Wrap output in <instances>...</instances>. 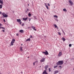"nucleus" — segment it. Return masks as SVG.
Here are the masks:
<instances>
[{"instance_id":"1","label":"nucleus","mask_w":74,"mask_h":74,"mask_svg":"<svg viewBox=\"0 0 74 74\" xmlns=\"http://www.w3.org/2000/svg\"><path fill=\"white\" fill-rule=\"evenodd\" d=\"M63 64V61H59L57 62L56 64L57 65H62Z\"/></svg>"},{"instance_id":"2","label":"nucleus","mask_w":74,"mask_h":74,"mask_svg":"<svg viewBox=\"0 0 74 74\" xmlns=\"http://www.w3.org/2000/svg\"><path fill=\"white\" fill-rule=\"evenodd\" d=\"M2 15L4 18H7L8 16V15H7L4 12L2 13Z\"/></svg>"},{"instance_id":"3","label":"nucleus","mask_w":74,"mask_h":74,"mask_svg":"<svg viewBox=\"0 0 74 74\" xmlns=\"http://www.w3.org/2000/svg\"><path fill=\"white\" fill-rule=\"evenodd\" d=\"M15 41V39H13L11 43V45H14V43Z\"/></svg>"},{"instance_id":"4","label":"nucleus","mask_w":74,"mask_h":74,"mask_svg":"<svg viewBox=\"0 0 74 74\" xmlns=\"http://www.w3.org/2000/svg\"><path fill=\"white\" fill-rule=\"evenodd\" d=\"M42 53H44V54H45L46 55H48L49 54L48 51H47V50H45V52L43 51Z\"/></svg>"},{"instance_id":"5","label":"nucleus","mask_w":74,"mask_h":74,"mask_svg":"<svg viewBox=\"0 0 74 74\" xmlns=\"http://www.w3.org/2000/svg\"><path fill=\"white\" fill-rule=\"evenodd\" d=\"M69 3H70V4H71V5H73V2H72L71 0H69Z\"/></svg>"},{"instance_id":"6","label":"nucleus","mask_w":74,"mask_h":74,"mask_svg":"<svg viewBox=\"0 0 74 74\" xmlns=\"http://www.w3.org/2000/svg\"><path fill=\"white\" fill-rule=\"evenodd\" d=\"M45 58H42V59L40 60V62H44L45 61Z\"/></svg>"},{"instance_id":"7","label":"nucleus","mask_w":74,"mask_h":74,"mask_svg":"<svg viewBox=\"0 0 74 74\" xmlns=\"http://www.w3.org/2000/svg\"><path fill=\"white\" fill-rule=\"evenodd\" d=\"M31 27L33 29V30H34L35 31H36V28L35 27H34V26L33 25H32Z\"/></svg>"},{"instance_id":"8","label":"nucleus","mask_w":74,"mask_h":74,"mask_svg":"<svg viewBox=\"0 0 74 74\" xmlns=\"http://www.w3.org/2000/svg\"><path fill=\"white\" fill-rule=\"evenodd\" d=\"M42 74H48L47 72V71H46V70H45L43 72Z\"/></svg>"},{"instance_id":"9","label":"nucleus","mask_w":74,"mask_h":74,"mask_svg":"<svg viewBox=\"0 0 74 74\" xmlns=\"http://www.w3.org/2000/svg\"><path fill=\"white\" fill-rule=\"evenodd\" d=\"M62 55V52H60L58 54V56H61Z\"/></svg>"},{"instance_id":"10","label":"nucleus","mask_w":74,"mask_h":74,"mask_svg":"<svg viewBox=\"0 0 74 74\" xmlns=\"http://www.w3.org/2000/svg\"><path fill=\"white\" fill-rule=\"evenodd\" d=\"M48 67V65H47L45 66V69L46 70H47V69Z\"/></svg>"},{"instance_id":"11","label":"nucleus","mask_w":74,"mask_h":74,"mask_svg":"<svg viewBox=\"0 0 74 74\" xmlns=\"http://www.w3.org/2000/svg\"><path fill=\"white\" fill-rule=\"evenodd\" d=\"M54 74H56L57 73H59V71H54Z\"/></svg>"},{"instance_id":"12","label":"nucleus","mask_w":74,"mask_h":74,"mask_svg":"<svg viewBox=\"0 0 74 74\" xmlns=\"http://www.w3.org/2000/svg\"><path fill=\"white\" fill-rule=\"evenodd\" d=\"M19 32H20L21 33H23L24 32L23 31V30L21 29L20 30H19Z\"/></svg>"},{"instance_id":"13","label":"nucleus","mask_w":74,"mask_h":74,"mask_svg":"<svg viewBox=\"0 0 74 74\" xmlns=\"http://www.w3.org/2000/svg\"><path fill=\"white\" fill-rule=\"evenodd\" d=\"M62 40H63V41H65V40H66V39H65L63 37L62 38H61Z\"/></svg>"},{"instance_id":"14","label":"nucleus","mask_w":74,"mask_h":74,"mask_svg":"<svg viewBox=\"0 0 74 74\" xmlns=\"http://www.w3.org/2000/svg\"><path fill=\"white\" fill-rule=\"evenodd\" d=\"M17 21L18 22H21V20L20 19H17Z\"/></svg>"},{"instance_id":"15","label":"nucleus","mask_w":74,"mask_h":74,"mask_svg":"<svg viewBox=\"0 0 74 74\" xmlns=\"http://www.w3.org/2000/svg\"><path fill=\"white\" fill-rule=\"evenodd\" d=\"M23 47H20V51H23V49H22Z\"/></svg>"},{"instance_id":"16","label":"nucleus","mask_w":74,"mask_h":74,"mask_svg":"<svg viewBox=\"0 0 74 74\" xmlns=\"http://www.w3.org/2000/svg\"><path fill=\"white\" fill-rule=\"evenodd\" d=\"M0 3L3 4V0H0Z\"/></svg>"},{"instance_id":"17","label":"nucleus","mask_w":74,"mask_h":74,"mask_svg":"<svg viewBox=\"0 0 74 74\" xmlns=\"http://www.w3.org/2000/svg\"><path fill=\"white\" fill-rule=\"evenodd\" d=\"M27 17L26 18H23V20H24V21H26V20H27Z\"/></svg>"},{"instance_id":"18","label":"nucleus","mask_w":74,"mask_h":74,"mask_svg":"<svg viewBox=\"0 0 74 74\" xmlns=\"http://www.w3.org/2000/svg\"><path fill=\"white\" fill-rule=\"evenodd\" d=\"M30 41V38H29L26 40V41Z\"/></svg>"},{"instance_id":"19","label":"nucleus","mask_w":74,"mask_h":74,"mask_svg":"<svg viewBox=\"0 0 74 74\" xmlns=\"http://www.w3.org/2000/svg\"><path fill=\"white\" fill-rule=\"evenodd\" d=\"M54 26L56 28H57V27H58V26L56 24H54Z\"/></svg>"},{"instance_id":"20","label":"nucleus","mask_w":74,"mask_h":74,"mask_svg":"<svg viewBox=\"0 0 74 74\" xmlns=\"http://www.w3.org/2000/svg\"><path fill=\"white\" fill-rule=\"evenodd\" d=\"M0 29H4V30H5V29L3 27H0Z\"/></svg>"},{"instance_id":"21","label":"nucleus","mask_w":74,"mask_h":74,"mask_svg":"<svg viewBox=\"0 0 74 74\" xmlns=\"http://www.w3.org/2000/svg\"><path fill=\"white\" fill-rule=\"evenodd\" d=\"M58 16L55 15L54 16V18H58Z\"/></svg>"},{"instance_id":"22","label":"nucleus","mask_w":74,"mask_h":74,"mask_svg":"<svg viewBox=\"0 0 74 74\" xmlns=\"http://www.w3.org/2000/svg\"><path fill=\"white\" fill-rule=\"evenodd\" d=\"M63 11H66H66H67V10H66V9H63Z\"/></svg>"},{"instance_id":"23","label":"nucleus","mask_w":74,"mask_h":74,"mask_svg":"<svg viewBox=\"0 0 74 74\" xmlns=\"http://www.w3.org/2000/svg\"><path fill=\"white\" fill-rule=\"evenodd\" d=\"M2 6H3V5H1V4L0 5V8H1V9L2 8Z\"/></svg>"},{"instance_id":"24","label":"nucleus","mask_w":74,"mask_h":74,"mask_svg":"<svg viewBox=\"0 0 74 74\" xmlns=\"http://www.w3.org/2000/svg\"><path fill=\"white\" fill-rule=\"evenodd\" d=\"M58 66V65H56L54 66V69H55V68H56Z\"/></svg>"},{"instance_id":"25","label":"nucleus","mask_w":74,"mask_h":74,"mask_svg":"<svg viewBox=\"0 0 74 74\" xmlns=\"http://www.w3.org/2000/svg\"><path fill=\"white\" fill-rule=\"evenodd\" d=\"M49 72H51V68L49 69Z\"/></svg>"},{"instance_id":"26","label":"nucleus","mask_w":74,"mask_h":74,"mask_svg":"<svg viewBox=\"0 0 74 74\" xmlns=\"http://www.w3.org/2000/svg\"><path fill=\"white\" fill-rule=\"evenodd\" d=\"M55 21H57V22H58L59 21V20L58 19V18H56L55 19Z\"/></svg>"},{"instance_id":"27","label":"nucleus","mask_w":74,"mask_h":74,"mask_svg":"<svg viewBox=\"0 0 74 74\" xmlns=\"http://www.w3.org/2000/svg\"><path fill=\"white\" fill-rule=\"evenodd\" d=\"M31 15H32V14H30V13H29L28 14V16H31Z\"/></svg>"},{"instance_id":"28","label":"nucleus","mask_w":74,"mask_h":74,"mask_svg":"<svg viewBox=\"0 0 74 74\" xmlns=\"http://www.w3.org/2000/svg\"><path fill=\"white\" fill-rule=\"evenodd\" d=\"M62 31L63 33H64V34L65 35V33L64 32V31H63V29H62Z\"/></svg>"},{"instance_id":"29","label":"nucleus","mask_w":74,"mask_h":74,"mask_svg":"<svg viewBox=\"0 0 74 74\" xmlns=\"http://www.w3.org/2000/svg\"><path fill=\"white\" fill-rule=\"evenodd\" d=\"M34 18L35 19H37V18H36V16H34Z\"/></svg>"},{"instance_id":"30","label":"nucleus","mask_w":74,"mask_h":74,"mask_svg":"<svg viewBox=\"0 0 74 74\" xmlns=\"http://www.w3.org/2000/svg\"><path fill=\"white\" fill-rule=\"evenodd\" d=\"M72 45H71V44H69V47H71Z\"/></svg>"},{"instance_id":"31","label":"nucleus","mask_w":74,"mask_h":74,"mask_svg":"<svg viewBox=\"0 0 74 74\" xmlns=\"http://www.w3.org/2000/svg\"><path fill=\"white\" fill-rule=\"evenodd\" d=\"M46 8H47V10H48V9H49V8H48V6H46Z\"/></svg>"},{"instance_id":"32","label":"nucleus","mask_w":74,"mask_h":74,"mask_svg":"<svg viewBox=\"0 0 74 74\" xmlns=\"http://www.w3.org/2000/svg\"><path fill=\"white\" fill-rule=\"evenodd\" d=\"M35 63H36V62H34L33 63L34 66V65H35Z\"/></svg>"},{"instance_id":"33","label":"nucleus","mask_w":74,"mask_h":74,"mask_svg":"<svg viewBox=\"0 0 74 74\" xmlns=\"http://www.w3.org/2000/svg\"><path fill=\"white\" fill-rule=\"evenodd\" d=\"M58 67L59 68V69H60V68H62V66H60Z\"/></svg>"},{"instance_id":"34","label":"nucleus","mask_w":74,"mask_h":74,"mask_svg":"<svg viewBox=\"0 0 74 74\" xmlns=\"http://www.w3.org/2000/svg\"><path fill=\"white\" fill-rule=\"evenodd\" d=\"M58 34L59 35H61V34L60 32H58Z\"/></svg>"},{"instance_id":"35","label":"nucleus","mask_w":74,"mask_h":74,"mask_svg":"<svg viewBox=\"0 0 74 74\" xmlns=\"http://www.w3.org/2000/svg\"><path fill=\"white\" fill-rule=\"evenodd\" d=\"M3 25L2 24L0 23V27H1V26Z\"/></svg>"},{"instance_id":"36","label":"nucleus","mask_w":74,"mask_h":74,"mask_svg":"<svg viewBox=\"0 0 74 74\" xmlns=\"http://www.w3.org/2000/svg\"><path fill=\"white\" fill-rule=\"evenodd\" d=\"M45 6H46V7H47V4H46V3H45Z\"/></svg>"},{"instance_id":"37","label":"nucleus","mask_w":74,"mask_h":74,"mask_svg":"<svg viewBox=\"0 0 74 74\" xmlns=\"http://www.w3.org/2000/svg\"><path fill=\"white\" fill-rule=\"evenodd\" d=\"M3 21L4 22H5V19H4L3 20Z\"/></svg>"},{"instance_id":"38","label":"nucleus","mask_w":74,"mask_h":74,"mask_svg":"<svg viewBox=\"0 0 74 74\" xmlns=\"http://www.w3.org/2000/svg\"><path fill=\"white\" fill-rule=\"evenodd\" d=\"M32 37H33L31 35V36H30V38H32Z\"/></svg>"},{"instance_id":"39","label":"nucleus","mask_w":74,"mask_h":74,"mask_svg":"<svg viewBox=\"0 0 74 74\" xmlns=\"http://www.w3.org/2000/svg\"><path fill=\"white\" fill-rule=\"evenodd\" d=\"M48 6H50V4H49V3L48 4Z\"/></svg>"},{"instance_id":"40","label":"nucleus","mask_w":74,"mask_h":74,"mask_svg":"<svg viewBox=\"0 0 74 74\" xmlns=\"http://www.w3.org/2000/svg\"><path fill=\"white\" fill-rule=\"evenodd\" d=\"M29 21H31V18H29Z\"/></svg>"},{"instance_id":"41","label":"nucleus","mask_w":74,"mask_h":74,"mask_svg":"<svg viewBox=\"0 0 74 74\" xmlns=\"http://www.w3.org/2000/svg\"><path fill=\"white\" fill-rule=\"evenodd\" d=\"M22 26H24V24H23L21 25Z\"/></svg>"},{"instance_id":"42","label":"nucleus","mask_w":74,"mask_h":74,"mask_svg":"<svg viewBox=\"0 0 74 74\" xmlns=\"http://www.w3.org/2000/svg\"><path fill=\"white\" fill-rule=\"evenodd\" d=\"M2 32H5V31L4 30H2Z\"/></svg>"},{"instance_id":"43","label":"nucleus","mask_w":74,"mask_h":74,"mask_svg":"<svg viewBox=\"0 0 74 74\" xmlns=\"http://www.w3.org/2000/svg\"><path fill=\"white\" fill-rule=\"evenodd\" d=\"M16 36H19V34H16Z\"/></svg>"},{"instance_id":"44","label":"nucleus","mask_w":74,"mask_h":74,"mask_svg":"<svg viewBox=\"0 0 74 74\" xmlns=\"http://www.w3.org/2000/svg\"><path fill=\"white\" fill-rule=\"evenodd\" d=\"M2 14V13H1V11H0V14Z\"/></svg>"},{"instance_id":"45","label":"nucleus","mask_w":74,"mask_h":74,"mask_svg":"<svg viewBox=\"0 0 74 74\" xmlns=\"http://www.w3.org/2000/svg\"><path fill=\"white\" fill-rule=\"evenodd\" d=\"M21 74H22V73H23V72H22V71L21 72Z\"/></svg>"},{"instance_id":"46","label":"nucleus","mask_w":74,"mask_h":74,"mask_svg":"<svg viewBox=\"0 0 74 74\" xmlns=\"http://www.w3.org/2000/svg\"><path fill=\"white\" fill-rule=\"evenodd\" d=\"M27 11H29V9H27Z\"/></svg>"},{"instance_id":"47","label":"nucleus","mask_w":74,"mask_h":74,"mask_svg":"<svg viewBox=\"0 0 74 74\" xmlns=\"http://www.w3.org/2000/svg\"><path fill=\"white\" fill-rule=\"evenodd\" d=\"M28 29H30V27H28Z\"/></svg>"},{"instance_id":"48","label":"nucleus","mask_w":74,"mask_h":74,"mask_svg":"<svg viewBox=\"0 0 74 74\" xmlns=\"http://www.w3.org/2000/svg\"><path fill=\"white\" fill-rule=\"evenodd\" d=\"M28 6H29V4H28Z\"/></svg>"},{"instance_id":"49","label":"nucleus","mask_w":74,"mask_h":74,"mask_svg":"<svg viewBox=\"0 0 74 74\" xmlns=\"http://www.w3.org/2000/svg\"><path fill=\"white\" fill-rule=\"evenodd\" d=\"M20 24L21 25V22H20Z\"/></svg>"},{"instance_id":"50","label":"nucleus","mask_w":74,"mask_h":74,"mask_svg":"<svg viewBox=\"0 0 74 74\" xmlns=\"http://www.w3.org/2000/svg\"><path fill=\"white\" fill-rule=\"evenodd\" d=\"M27 58H29V57H27Z\"/></svg>"},{"instance_id":"51","label":"nucleus","mask_w":74,"mask_h":74,"mask_svg":"<svg viewBox=\"0 0 74 74\" xmlns=\"http://www.w3.org/2000/svg\"><path fill=\"white\" fill-rule=\"evenodd\" d=\"M25 12H27V11H25Z\"/></svg>"},{"instance_id":"52","label":"nucleus","mask_w":74,"mask_h":74,"mask_svg":"<svg viewBox=\"0 0 74 74\" xmlns=\"http://www.w3.org/2000/svg\"><path fill=\"white\" fill-rule=\"evenodd\" d=\"M21 45H23V44H21Z\"/></svg>"},{"instance_id":"53","label":"nucleus","mask_w":74,"mask_h":74,"mask_svg":"<svg viewBox=\"0 0 74 74\" xmlns=\"http://www.w3.org/2000/svg\"><path fill=\"white\" fill-rule=\"evenodd\" d=\"M40 67H41V66H40Z\"/></svg>"},{"instance_id":"54","label":"nucleus","mask_w":74,"mask_h":74,"mask_svg":"<svg viewBox=\"0 0 74 74\" xmlns=\"http://www.w3.org/2000/svg\"><path fill=\"white\" fill-rule=\"evenodd\" d=\"M73 70H74V68H73Z\"/></svg>"},{"instance_id":"55","label":"nucleus","mask_w":74,"mask_h":74,"mask_svg":"<svg viewBox=\"0 0 74 74\" xmlns=\"http://www.w3.org/2000/svg\"><path fill=\"white\" fill-rule=\"evenodd\" d=\"M57 29H58V27L57 28Z\"/></svg>"}]
</instances>
